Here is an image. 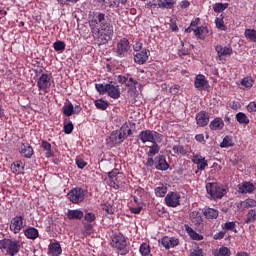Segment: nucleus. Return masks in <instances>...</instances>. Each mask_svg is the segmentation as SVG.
I'll return each instance as SVG.
<instances>
[{"mask_svg": "<svg viewBox=\"0 0 256 256\" xmlns=\"http://www.w3.org/2000/svg\"><path fill=\"white\" fill-rule=\"evenodd\" d=\"M92 37L98 45H107L113 39V24L105 13H96L89 21Z\"/></svg>", "mask_w": 256, "mask_h": 256, "instance_id": "nucleus-1", "label": "nucleus"}, {"mask_svg": "<svg viewBox=\"0 0 256 256\" xmlns=\"http://www.w3.org/2000/svg\"><path fill=\"white\" fill-rule=\"evenodd\" d=\"M203 215L206 219H217L219 210L214 208H206L205 210L194 211V229L201 233L203 231Z\"/></svg>", "mask_w": 256, "mask_h": 256, "instance_id": "nucleus-2", "label": "nucleus"}, {"mask_svg": "<svg viewBox=\"0 0 256 256\" xmlns=\"http://www.w3.org/2000/svg\"><path fill=\"white\" fill-rule=\"evenodd\" d=\"M0 250L5 255L15 256L21 251V241L4 238L0 240Z\"/></svg>", "mask_w": 256, "mask_h": 256, "instance_id": "nucleus-3", "label": "nucleus"}, {"mask_svg": "<svg viewBox=\"0 0 256 256\" xmlns=\"http://www.w3.org/2000/svg\"><path fill=\"white\" fill-rule=\"evenodd\" d=\"M95 87L100 95H105V93H107L108 97H111V99H119V97H121V89L115 82L96 84Z\"/></svg>", "mask_w": 256, "mask_h": 256, "instance_id": "nucleus-4", "label": "nucleus"}, {"mask_svg": "<svg viewBox=\"0 0 256 256\" xmlns=\"http://www.w3.org/2000/svg\"><path fill=\"white\" fill-rule=\"evenodd\" d=\"M139 139L142 143H161L163 136L154 130H143L139 134Z\"/></svg>", "mask_w": 256, "mask_h": 256, "instance_id": "nucleus-5", "label": "nucleus"}, {"mask_svg": "<svg viewBox=\"0 0 256 256\" xmlns=\"http://www.w3.org/2000/svg\"><path fill=\"white\" fill-rule=\"evenodd\" d=\"M111 245L118 250L120 255H127V253H129V249L127 248V239H125V236H123L121 233L116 234L112 238Z\"/></svg>", "mask_w": 256, "mask_h": 256, "instance_id": "nucleus-6", "label": "nucleus"}, {"mask_svg": "<svg viewBox=\"0 0 256 256\" xmlns=\"http://www.w3.org/2000/svg\"><path fill=\"white\" fill-rule=\"evenodd\" d=\"M206 191L211 199H222L225 196L226 190L221 188L217 183H207Z\"/></svg>", "mask_w": 256, "mask_h": 256, "instance_id": "nucleus-7", "label": "nucleus"}, {"mask_svg": "<svg viewBox=\"0 0 256 256\" xmlns=\"http://www.w3.org/2000/svg\"><path fill=\"white\" fill-rule=\"evenodd\" d=\"M51 79H53L51 74H41L37 80V87L39 91H42L44 94L49 93V89H51Z\"/></svg>", "mask_w": 256, "mask_h": 256, "instance_id": "nucleus-8", "label": "nucleus"}, {"mask_svg": "<svg viewBox=\"0 0 256 256\" xmlns=\"http://www.w3.org/2000/svg\"><path fill=\"white\" fill-rule=\"evenodd\" d=\"M68 199L71 203L75 204L85 201V190H83V188H74L70 190L68 193Z\"/></svg>", "mask_w": 256, "mask_h": 256, "instance_id": "nucleus-9", "label": "nucleus"}, {"mask_svg": "<svg viewBox=\"0 0 256 256\" xmlns=\"http://www.w3.org/2000/svg\"><path fill=\"white\" fill-rule=\"evenodd\" d=\"M194 87L198 89V91H208L211 89V86L209 85V81L203 74H198L195 77L194 81Z\"/></svg>", "mask_w": 256, "mask_h": 256, "instance_id": "nucleus-10", "label": "nucleus"}, {"mask_svg": "<svg viewBox=\"0 0 256 256\" xmlns=\"http://www.w3.org/2000/svg\"><path fill=\"white\" fill-rule=\"evenodd\" d=\"M129 49H131L129 40H127V38H122L117 44L116 55L118 57H126Z\"/></svg>", "mask_w": 256, "mask_h": 256, "instance_id": "nucleus-11", "label": "nucleus"}, {"mask_svg": "<svg viewBox=\"0 0 256 256\" xmlns=\"http://www.w3.org/2000/svg\"><path fill=\"white\" fill-rule=\"evenodd\" d=\"M193 163L197 165V170L195 171L196 175H199L201 171H205V168L209 165L207 159L201 156L200 154H196L193 158Z\"/></svg>", "mask_w": 256, "mask_h": 256, "instance_id": "nucleus-12", "label": "nucleus"}, {"mask_svg": "<svg viewBox=\"0 0 256 256\" xmlns=\"http://www.w3.org/2000/svg\"><path fill=\"white\" fill-rule=\"evenodd\" d=\"M25 227V222L23 221V216H15L11 220L10 229L15 234L19 233L21 229Z\"/></svg>", "mask_w": 256, "mask_h": 256, "instance_id": "nucleus-13", "label": "nucleus"}, {"mask_svg": "<svg viewBox=\"0 0 256 256\" xmlns=\"http://www.w3.org/2000/svg\"><path fill=\"white\" fill-rule=\"evenodd\" d=\"M179 199L181 196L175 192H169L165 197V203L167 207H178L180 205Z\"/></svg>", "mask_w": 256, "mask_h": 256, "instance_id": "nucleus-14", "label": "nucleus"}, {"mask_svg": "<svg viewBox=\"0 0 256 256\" xmlns=\"http://www.w3.org/2000/svg\"><path fill=\"white\" fill-rule=\"evenodd\" d=\"M211 33L213 32H211L207 26H198L196 29H194L195 37L201 41H205V39H207Z\"/></svg>", "mask_w": 256, "mask_h": 256, "instance_id": "nucleus-15", "label": "nucleus"}, {"mask_svg": "<svg viewBox=\"0 0 256 256\" xmlns=\"http://www.w3.org/2000/svg\"><path fill=\"white\" fill-rule=\"evenodd\" d=\"M162 247H165V249H171L173 247H177L179 245V239L175 237H163L160 241Z\"/></svg>", "mask_w": 256, "mask_h": 256, "instance_id": "nucleus-16", "label": "nucleus"}, {"mask_svg": "<svg viewBox=\"0 0 256 256\" xmlns=\"http://www.w3.org/2000/svg\"><path fill=\"white\" fill-rule=\"evenodd\" d=\"M155 169L158 171H167L169 169V163H167L165 156L159 155L155 157Z\"/></svg>", "mask_w": 256, "mask_h": 256, "instance_id": "nucleus-17", "label": "nucleus"}, {"mask_svg": "<svg viewBox=\"0 0 256 256\" xmlns=\"http://www.w3.org/2000/svg\"><path fill=\"white\" fill-rule=\"evenodd\" d=\"M196 123L198 127H206L209 125V114L205 111H201L196 115Z\"/></svg>", "mask_w": 256, "mask_h": 256, "instance_id": "nucleus-18", "label": "nucleus"}, {"mask_svg": "<svg viewBox=\"0 0 256 256\" xmlns=\"http://www.w3.org/2000/svg\"><path fill=\"white\" fill-rule=\"evenodd\" d=\"M127 139L119 130H115L110 135V141L114 145H121Z\"/></svg>", "mask_w": 256, "mask_h": 256, "instance_id": "nucleus-19", "label": "nucleus"}, {"mask_svg": "<svg viewBox=\"0 0 256 256\" xmlns=\"http://www.w3.org/2000/svg\"><path fill=\"white\" fill-rule=\"evenodd\" d=\"M149 50H142L138 52L134 56L135 63H138V65H144V63H147V59H149Z\"/></svg>", "mask_w": 256, "mask_h": 256, "instance_id": "nucleus-20", "label": "nucleus"}, {"mask_svg": "<svg viewBox=\"0 0 256 256\" xmlns=\"http://www.w3.org/2000/svg\"><path fill=\"white\" fill-rule=\"evenodd\" d=\"M117 175H119V169H113L111 172L108 173V177L110 179V187L113 189H119V183H117Z\"/></svg>", "mask_w": 256, "mask_h": 256, "instance_id": "nucleus-21", "label": "nucleus"}, {"mask_svg": "<svg viewBox=\"0 0 256 256\" xmlns=\"http://www.w3.org/2000/svg\"><path fill=\"white\" fill-rule=\"evenodd\" d=\"M20 153L26 157V159H31L33 157V147H31L29 143H22Z\"/></svg>", "mask_w": 256, "mask_h": 256, "instance_id": "nucleus-22", "label": "nucleus"}, {"mask_svg": "<svg viewBox=\"0 0 256 256\" xmlns=\"http://www.w3.org/2000/svg\"><path fill=\"white\" fill-rule=\"evenodd\" d=\"M209 127L211 131H221L225 127V122H223V119L217 117L210 122Z\"/></svg>", "mask_w": 256, "mask_h": 256, "instance_id": "nucleus-23", "label": "nucleus"}, {"mask_svg": "<svg viewBox=\"0 0 256 256\" xmlns=\"http://www.w3.org/2000/svg\"><path fill=\"white\" fill-rule=\"evenodd\" d=\"M215 51L217 52L218 57H225L227 55H233V49L223 46V45H217L215 47Z\"/></svg>", "mask_w": 256, "mask_h": 256, "instance_id": "nucleus-24", "label": "nucleus"}, {"mask_svg": "<svg viewBox=\"0 0 256 256\" xmlns=\"http://www.w3.org/2000/svg\"><path fill=\"white\" fill-rule=\"evenodd\" d=\"M238 191L242 194L253 193V191H255V185L251 182H244L238 186Z\"/></svg>", "mask_w": 256, "mask_h": 256, "instance_id": "nucleus-25", "label": "nucleus"}, {"mask_svg": "<svg viewBox=\"0 0 256 256\" xmlns=\"http://www.w3.org/2000/svg\"><path fill=\"white\" fill-rule=\"evenodd\" d=\"M83 217V211L81 210H68L67 212V218L70 221H76V220H81Z\"/></svg>", "mask_w": 256, "mask_h": 256, "instance_id": "nucleus-26", "label": "nucleus"}, {"mask_svg": "<svg viewBox=\"0 0 256 256\" xmlns=\"http://www.w3.org/2000/svg\"><path fill=\"white\" fill-rule=\"evenodd\" d=\"M157 143L159 142H152V145L148 147L149 149L147 152L148 157H155V155H159V151H161V147Z\"/></svg>", "mask_w": 256, "mask_h": 256, "instance_id": "nucleus-27", "label": "nucleus"}, {"mask_svg": "<svg viewBox=\"0 0 256 256\" xmlns=\"http://www.w3.org/2000/svg\"><path fill=\"white\" fill-rule=\"evenodd\" d=\"M49 252L53 256L61 255V253H63V249H61V244H59V242L50 244L49 245Z\"/></svg>", "mask_w": 256, "mask_h": 256, "instance_id": "nucleus-28", "label": "nucleus"}, {"mask_svg": "<svg viewBox=\"0 0 256 256\" xmlns=\"http://www.w3.org/2000/svg\"><path fill=\"white\" fill-rule=\"evenodd\" d=\"M25 237H27V239H37V237H39V230H37L34 227H30L28 229H26L24 231Z\"/></svg>", "mask_w": 256, "mask_h": 256, "instance_id": "nucleus-29", "label": "nucleus"}, {"mask_svg": "<svg viewBox=\"0 0 256 256\" xmlns=\"http://www.w3.org/2000/svg\"><path fill=\"white\" fill-rule=\"evenodd\" d=\"M41 147H42L43 151L46 152V157L51 158V157L55 156V154L51 150V143L43 140L41 143Z\"/></svg>", "mask_w": 256, "mask_h": 256, "instance_id": "nucleus-30", "label": "nucleus"}, {"mask_svg": "<svg viewBox=\"0 0 256 256\" xmlns=\"http://www.w3.org/2000/svg\"><path fill=\"white\" fill-rule=\"evenodd\" d=\"M25 169V164L21 161H15L13 164H11V171L12 173H21Z\"/></svg>", "mask_w": 256, "mask_h": 256, "instance_id": "nucleus-31", "label": "nucleus"}, {"mask_svg": "<svg viewBox=\"0 0 256 256\" xmlns=\"http://www.w3.org/2000/svg\"><path fill=\"white\" fill-rule=\"evenodd\" d=\"M223 19H225V16L221 14L215 19V25L217 29H220V31H227V26L225 25V21Z\"/></svg>", "mask_w": 256, "mask_h": 256, "instance_id": "nucleus-32", "label": "nucleus"}, {"mask_svg": "<svg viewBox=\"0 0 256 256\" xmlns=\"http://www.w3.org/2000/svg\"><path fill=\"white\" fill-rule=\"evenodd\" d=\"M173 153L176 155H186L189 153V149L187 147L181 146V145H175L172 148Z\"/></svg>", "mask_w": 256, "mask_h": 256, "instance_id": "nucleus-33", "label": "nucleus"}, {"mask_svg": "<svg viewBox=\"0 0 256 256\" xmlns=\"http://www.w3.org/2000/svg\"><path fill=\"white\" fill-rule=\"evenodd\" d=\"M236 120L240 125H249V118L247 115L243 112H239L236 114Z\"/></svg>", "mask_w": 256, "mask_h": 256, "instance_id": "nucleus-34", "label": "nucleus"}, {"mask_svg": "<svg viewBox=\"0 0 256 256\" xmlns=\"http://www.w3.org/2000/svg\"><path fill=\"white\" fill-rule=\"evenodd\" d=\"M244 35L248 41H252V43H256V30L255 29H246Z\"/></svg>", "mask_w": 256, "mask_h": 256, "instance_id": "nucleus-35", "label": "nucleus"}, {"mask_svg": "<svg viewBox=\"0 0 256 256\" xmlns=\"http://www.w3.org/2000/svg\"><path fill=\"white\" fill-rule=\"evenodd\" d=\"M233 145H235V143L233 142V138L230 136H225L223 138V141L220 143V147L222 149H225L227 147H233Z\"/></svg>", "mask_w": 256, "mask_h": 256, "instance_id": "nucleus-36", "label": "nucleus"}, {"mask_svg": "<svg viewBox=\"0 0 256 256\" xmlns=\"http://www.w3.org/2000/svg\"><path fill=\"white\" fill-rule=\"evenodd\" d=\"M254 84H255V80H253V78L249 76L241 80V85L246 89H251V87H253Z\"/></svg>", "mask_w": 256, "mask_h": 256, "instance_id": "nucleus-37", "label": "nucleus"}, {"mask_svg": "<svg viewBox=\"0 0 256 256\" xmlns=\"http://www.w3.org/2000/svg\"><path fill=\"white\" fill-rule=\"evenodd\" d=\"M158 7H160V9H173V0H160Z\"/></svg>", "mask_w": 256, "mask_h": 256, "instance_id": "nucleus-38", "label": "nucleus"}, {"mask_svg": "<svg viewBox=\"0 0 256 256\" xmlns=\"http://www.w3.org/2000/svg\"><path fill=\"white\" fill-rule=\"evenodd\" d=\"M255 221H256V210L255 209H251L247 213V218L245 220V223H247V224L255 223Z\"/></svg>", "mask_w": 256, "mask_h": 256, "instance_id": "nucleus-39", "label": "nucleus"}, {"mask_svg": "<svg viewBox=\"0 0 256 256\" xmlns=\"http://www.w3.org/2000/svg\"><path fill=\"white\" fill-rule=\"evenodd\" d=\"M214 256H231V250L228 247L222 246L218 252L214 253Z\"/></svg>", "mask_w": 256, "mask_h": 256, "instance_id": "nucleus-40", "label": "nucleus"}, {"mask_svg": "<svg viewBox=\"0 0 256 256\" xmlns=\"http://www.w3.org/2000/svg\"><path fill=\"white\" fill-rule=\"evenodd\" d=\"M137 85H139V82L133 78V76L127 74V82L126 87H131L134 89H137Z\"/></svg>", "mask_w": 256, "mask_h": 256, "instance_id": "nucleus-41", "label": "nucleus"}, {"mask_svg": "<svg viewBox=\"0 0 256 256\" xmlns=\"http://www.w3.org/2000/svg\"><path fill=\"white\" fill-rule=\"evenodd\" d=\"M139 252L142 256H147L149 253H151V246L147 243H143L140 246Z\"/></svg>", "mask_w": 256, "mask_h": 256, "instance_id": "nucleus-42", "label": "nucleus"}, {"mask_svg": "<svg viewBox=\"0 0 256 256\" xmlns=\"http://www.w3.org/2000/svg\"><path fill=\"white\" fill-rule=\"evenodd\" d=\"M156 197H165L167 195V186H158L155 188Z\"/></svg>", "mask_w": 256, "mask_h": 256, "instance_id": "nucleus-43", "label": "nucleus"}, {"mask_svg": "<svg viewBox=\"0 0 256 256\" xmlns=\"http://www.w3.org/2000/svg\"><path fill=\"white\" fill-rule=\"evenodd\" d=\"M63 114L65 117H71V115H74L72 103L63 106Z\"/></svg>", "mask_w": 256, "mask_h": 256, "instance_id": "nucleus-44", "label": "nucleus"}, {"mask_svg": "<svg viewBox=\"0 0 256 256\" xmlns=\"http://www.w3.org/2000/svg\"><path fill=\"white\" fill-rule=\"evenodd\" d=\"M229 7L228 3H216L213 6V9L215 11V13H221L222 11H225V9H227Z\"/></svg>", "mask_w": 256, "mask_h": 256, "instance_id": "nucleus-45", "label": "nucleus"}, {"mask_svg": "<svg viewBox=\"0 0 256 256\" xmlns=\"http://www.w3.org/2000/svg\"><path fill=\"white\" fill-rule=\"evenodd\" d=\"M223 231H234L235 227H237V224L235 222H226L221 225Z\"/></svg>", "mask_w": 256, "mask_h": 256, "instance_id": "nucleus-46", "label": "nucleus"}, {"mask_svg": "<svg viewBox=\"0 0 256 256\" xmlns=\"http://www.w3.org/2000/svg\"><path fill=\"white\" fill-rule=\"evenodd\" d=\"M94 103H95V106L97 107V109H101L102 111H105V109H107V107H109V103L105 102L102 99L96 100Z\"/></svg>", "mask_w": 256, "mask_h": 256, "instance_id": "nucleus-47", "label": "nucleus"}, {"mask_svg": "<svg viewBox=\"0 0 256 256\" xmlns=\"http://www.w3.org/2000/svg\"><path fill=\"white\" fill-rule=\"evenodd\" d=\"M65 42L58 40L56 42H54L53 44V48L55 49V51H65Z\"/></svg>", "mask_w": 256, "mask_h": 256, "instance_id": "nucleus-48", "label": "nucleus"}, {"mask_svg": "<svg viewBox=\"0 0 256 256\" xmlns=\"http://www.w3.org/2000/svg\"><path fill=\"white\" fill-rule=\"evenodd\" d=\"M73 129H74L73 122H69L68 124L64 125V133L66 135H71V133H73Z\"/></svg>", "mask_w": 256, "mask_h": 256, "instance_id": "nucleus-49", "label": "nucleus"}, {"mask_svg": "<svg viewBox=\"0 0 256 256\" xmlns=\"http://www.w3.org/2000/svg\"><path fill=\"white\" fill-rule=\"evenodd\" d=\"M244 207H256L255 199L248 198L243 202Z\"/></svg>", "mask_w": 256, "mask_h": 256, "instance_id": "nucleus-50", "label": "nucleus"}, {"mask_svg": "<svg viewBox=\"0 0 256 256\" xmlns=\"http://www.w3.org/2000/svg\"><path fill=\"white\" fill-rule=\"evenodd\" d=\"M225 235H227V231H220L214 234L213 239H215V241H221V239L225 238Z\"/></svg>", "mask_w": 256, "mask_h": 256, "instance_id": "nucleus-51", "label": "nucleus"}, {"mask_svg": "<svg viewBox=\"0 0 256 256\" xmlns=\"http://www.w3.org/2000/svg\"><path fill=\"white\" fill-rule=\"evenodd\" d=\"M76 165L78 169H85V167H87V162L82 158H76Z\"/></svg>", "mask_w": 256, "mask_h": 256, "instance_id": "nucleus-52", "label": "nucleus"}, {"mask_svg": "<svg viewBox=\"0 0 256 256\" xmlns=\"http://www.w3.org/2000/svg\"><path fill=\"white\" fill-rule=\"evenodd\" d=\"M85 221H88V223H93L95 221L96 217L94 213L88 212L84 215Z\"/></svg>", "mask_w": 256, "mask_h": 256, "instance_id": "nucleus-53", "label": "nucleus"}, {"mask_svg": "<svg viewBox=\"0 0 256 256\" xmlns=\"http://www.w3.org/2000/svg\"><path fill=\"white\" fill-rule=\"evenodd\" d=\"M170 29H171V31H179V27L177 26L176 18L170 19Z\"/></svg>", "mask_w": 256, "mask_h": 256, "instance_id": "nucleus-54", "label": "nucleus"}, {"mask_svg": "<svg viewBox=\"0 0 256 256\" xmlns=\"http://www.w3.org/2000/svg\"><path fill=\"white\" fill-rule=\"evenodd\" d=\"M98 3H103L106 7H115V0H97Z\"/></svg>", "mask_w": 256, "mask_h": 256, "instance_id": "nucleus-55", "label": "nucleus"}, {"mask_svg": "<svg viewBox=\"0 0 256 256\" xmlns=\"http://www.w3.org/2000/svg\"><path fill=\"white\" fill-rule=\"evenodd\" d=\"M247 110L249 111V113H256V102H250L247 106Z\"/></svg>", "mask_w": 256, "mask_h": 256, "instance_id": "nucleus-56", "label": "nucleus"}, {"mask_svg": "<svg viewBox=\"0 0 256 256\" xmlns=\"http://www.w3.org/2000/svg\"><path fill=\"white\" fill-rule=\"evenodd\" d=\"M129 125H131V123H125L122 125V127L119 130L126 138H127V130L129 129Z\"/></svg>", "mask_w": 256, "mask_h": 256, "instance_id": "nucleus-57", "label": "nucleus"}, {"mask_svg": "<svg viewBox=\"0 0 256 256\" xmlns=\"http://www.w3.org/2000/svg\"><path fill=\"white\" fill-rule=\"evenodd\" d=\"M117 81H118V83H120L121 85H127V75H126V76L118 75Z\"/></svg>", "mask_w": 256, "mask_h": 256, "instance_id": "nucleus-58", "label": "nucleus"}, {"mask_svg": "<svg viewBox=\"0 0 256 256\" xmlns=\"http://www.w3.org/2000/svg\"><path fill=\"white\" fill-rule=\"evenodd\" d=\"M184 230L188 233V235L190 236V239H193V228H191L189 224L184 225Z\"/></svg>", "mask_w": 256, "mask_h": 256, "instance_id": "nucleus-59", "label": "nucleus"}, {"mask_svg": "<svg viewBox=\"0 0 256 256\" xmlns=\"http://www.w3.org/2000/svg\"><path fill=\"white\" fill-rule=\"evenodd\" d=\"M193 256H205L203 249L197 247L193 250Z\"/></svg>", "mask_w": 256, "mask_h": 256, "instance_id": "nucleus-60", "label": "nucleus"}, {"mask_svg": "<svg viewBox=\"0 0 256 256\" xmlns=\"http://www.w3.org/2000/svg\"><path fill=\"white\" fill-rule=\"evenodd\" d=\"M145 165L147 167H153V165H154V167H155V159H153V157L148 156Z\"/></svg>", "mask_w": 256, "mask_h": 256, "instance_id": "nucleus-61", "label": "nucleus"}, {"mask_svg": "<svg viewBox=\"0 0 256 256\" xmlns=\"http://www.w3.org/2000/svg\"><path fill=\"white\" fill-rule=\"evenodd\" d=\"M102 209H103V211H106V213H109V215H113V213H114V209H113V207H111V206H107V205H104L103 207H102Z\"/></svg>", "mask_w": 256, "mask_h": 256, "instance_id": "nucleus-62", "label": "nucleus"}, {"mask_svg": "<svg viewBox=\"0 0 256 256\" xmlns=\"http://www.w3.org/2000/svg\"><path fill=\"white\" fill-rule=\"evenodd\" d=\"M179 89H180L179 85H174L170 87V93L172 95H177V93H179Z\"/></svg>", "mask_w": 256, "mask_h": 256, "instance_id": "nucleus-63", "label": "nucleus"}, {"mask_svg": "<svg viewBox=\"0 0 256 256\" xmlns=\"http://www.w3.org/2000/svg\"><path fill=\"white\" fill-rule=\"evenodd\" d=\"M195 140L198 141V143H205V136L203 134H197Z\"/></svg>", "mask_w": 256, "mask_h": 256, "instance_id": "nucleus-64", "label": "nucleus"}]
</instances>
